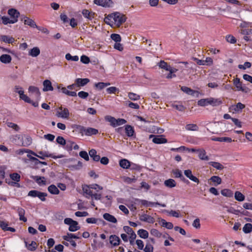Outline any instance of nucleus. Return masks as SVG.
<instances>
[{
  "mask_svg": "<svg viewBox=\"0 0 252 252\" xmlns=\"http://www.w3.org/2000/svg\"><path fill=\"white\" fill-rule=\"evenodd\" d=\"M126 20V16L119 12L109 14L104 19V22L112 27H120Z\"/></svg>",
  "mask_w": 252,
  "mask_h": 252,
  "instance_id": "obj_1",
  "label": "nucleus"
},
{
  "mask_svg": "<svg viewBox=\"0 0 252 252\" xmlns=\"http://www.w3.org/2000/svg\"><path fill=\"white\" fill-rule=\"evenodd\" d=\"M25 151L26 153L31 154L32 155L35 157H37L42 159H44L45 157H51L53 158H57V157L53 156L52 154H49L48 152H46V151L38 152V154L39 155H42V156H39L35 152H33L32 150H29V149H27V151ZM58 158H60V157H58Z\"/></svg>",
  "mask_w": 252,
  "mask_h": 252,
  "instance_id": "obj_2",
  "label": "nucleus"
},
{
  "mask_svg": "<svg viewBox=\"0 0 252 252\" xmlns=\"http://www.w3.org/2000/svg\"><path fill=\"white\" fill-rule=\"evenodd\" d=\"M28 196L32 197H38L42 201L46 200L45 197L47 196V194L45 192H40L36 190H32L28 193Z\"/></svg>",
  "mask_w": 252,
  "mask_h": 252,
  "instance_id": "obj_3",
  "label": "nucleus"
},
{
  "mask_svg": "<svg viewBox=\"0 0 252 252\" xmlns=\"http://www.w3.org/2000/svg\"><path fill=\"white\" fill-rule=\"evenodd\" d=\"M150 138H153L152 141L155 144H163L167 142V140L163 137L162 135H153L151 134L149 136Z\"/></svg>",
  "mask_w": 252,
  "mask_h": 252,
  "instance_id": "obj_4",
  "label": "nucleus"
},
{
  "mask_svg": "<svg viewBox=\"0 0 252 252\" xmlns=\"http://www.w3.org/2000/svg\"><path fill=\"white\" fill-rule=\"evenodd\" d=\"M135 201H136L137 203H141V205L142 206H160L162 207H165L166 205L165 204H161L158 202H152L150 201H148L146 200H140L139 199H136Z\"/></svg>",
  "mask_w": 252,
  "mask_h": 252,
  "instance_id": "obj_5",
  "label": "nucleus"
},
{
  "mask_svg": "<svg viewBox=\"0 0 252 252\" xmlns=\"http://www.w3.org/2000/svg\"><path fill=\"white\" fill-rule=\"evenodd\" d=\"M94 4L104 7L112 6L113 2L112 0H94Z\"/></svg>",
  "mask_w": 252,
  "mask_h": 252,
  "instance_id": "obj_6",
  "label": "nucleus"
},
{
  "mask_svg": "<svg viewBox=\"0 0 252 252\" xmlns=\"http://www.w3.org/2000/svg\"><path fill=\"white\" fill-rule=\"evenodd\" d=\"M59 110L57 112V116L64 119H68L69 117V112L67 108H63L61 106L59 108Z\"/></svg>",
  "mask_w": 252,
  "mask_h": 252,
  "instance_id": "obj_7",
  "label": "nucleus"
},
{
  "mask_svg": "<svg viewBox=\"0 0 252 252\" xmlns=\"http://www.w3.org/2000/svg\"><path fill=\"white\" fill-rule=\"evenodd\" d=\"M80 130L81 131L84 132L85 135L88 136L95 135L98 133L97 129L92 127L86 128L84 126H81Z\"/></svg>",
  "mask_w": 252,
  "mask_h": 252,
  "instance_id": "obj_8",
  "label": "nucleus"
},
{
  "mask_svg": "<svg viewBox=\"0 0 252 252\" xmlns=\"http://www.w3.org/2000/svg\"><path fill=\"white\" fill-rule=\"evenodd\" d=\"M184 174L187 178H188L193 182H195L197 184H198L199 183V179L197 177L192 175V172L190 170L188 169L185 170Z\"/></svg>",
  "mask_w": 252,
  "mask_h": 252,
  "instance_id": "obj_9",
  "label": "nucleus"
},
{
  "mask_svg": "<svg viewBox=\"0 0 252 252\" xmlns=\"http://www.w3.org/2000/svg\"><path fill=\"white\" fill-rule=\"evenodd\" d=\"M110 243L114 247L118 246L120 244L121 240L116 235H111L109 237Z\"/></svg>",
  "mask_w": 252,
  "mask_h": 252,
  "instance_id": "obj_10",
  "label": "nucleus"
},
{
  "mask_svg": "<svg viewBox=\"0 0 252 252\" xmlns=\"http://www.w3.org/2000/svg\"><path fill=\"white\" fill-rule=\"evenodd\" d=\"M139 219L142 221L147 222L151 223H154L155 221V219L153 217L146 214L140 216Z\"/></svg>",
  "mask_w": 252,
  "mask_h": 252,
  "instance_id": "obj_11",
  "label": "nucleus"
},
{
  "mask_svg": "<svg viewBox=\"0 0 252 252\" xmlns=\"http://www.w3.org/2000/svg\"><path fill=\"white\" fill-rule=\"evenodd\" d=\"M8 14L10 15L12 18L11 20H16L17 21L18 17L20 15V13L16 9L11 8L8 10Z\"/></svg>",
  "mask_w": 252,
  "mask_h": 252,
  "instance_id": "obj_12",
  "label": "nucleus"
},
{
  "mask_svg": "<svg viewBox=\"0 0 252 252\" xmlns=\"http://www.w3.org/2000/svg\"><path fill=\"white\" fill-rule=\"evenodd\" d=\"M31 178L33 179L40 186L46 185V181L44 177L32 176Z\"/></svg>",
  "mask_w": 252,
  "mask_h": 252,
  "instance_id": "obj_13",
  "label": "nucleus"
},
{
  "mask_svg": "<svg viewBox=\"0 0 252 252\" xmlns=\"http://www.w3.org/2000/svg\"><path fill=\"white\" fill-rule=\"evenodd\" d=\"M89 82L90 80L88 78H77L75 79V82H76L78 88L85 86Z\"/></svg>",
  "mask_w": 252,
  "mask_h": 252,
  "instance_id": "obj_14",
  "label": "nucleus"
},
{
  "mask_svg": "<svg viewBox=\"0 0 252 252\" xmlns=\"http://www.w3.org/2000/svg\"><path fill=\"white\" fill-rule=\"evenodd\" d=\"M17 212L19 216V220H20L23 221L24 222H26L27 221V219L26 217H24L25 214V210L21 207H18L17 208Z\"/></svg>",
  "mask_w": 252,
  "mask_h": 252,
  "instance_id": "obj_15",
  "label": "nucleus"
},
{
  "mask_svg": "<svg viewBox=\"0 0 252 252\" xmlns=\"http://www.w3.org/2000/svg\"><path fill=\"white\" fill-rule=\"evenodd\" d=\"M32 143V138L30 136L23 135V140H22L21 145L24 147H27L30 145Z\"/></svg>",
  "mask_w": 252,
  "mask_h": 252,
  "instance_id": "obj_16",
  "label": "nucleus"
},
{
  "mask_svg": "<svg viewBox=\"0 0 252 252\" xmlns=\"http://www.w3.org/2000/svg\"><path fill=\"white\" fill-rule=\"evenodd\" d=\"M43 86L44 88L43 89V91H53V87L52 86V84L50 81L49 80H45L43 82Z\"/></svg>",
  "mask_w": 252,
  "mask_h": 252,
  "instance_id": "obj_17",
  "label": "nucleus"
},
{
  "mask_svg": "<svg viewBox=\"0 0 252 252\" xmlns=\"http://www.w3.org/2000/svg\"><path fill=\"white\" fill-rule=\"evenodd\" d=\"M89 154L91 158H93V159L94 161H98L100 160V156L96 155V151L94 149H92L89 151Z\"/></svg>",
  "mask_w": 252,
  "mask_h": 252,
  "instance_id": "obj_18",
  "label": "nucleus"
},
{
  "mask_svg": "<svg viewBox=\"0 0 252 252\" xmlns=\"http://www.w3.org/2000/svg\"><path fill=\"white\" fill-rule=\"evenodd\" d=\"M208 103L213 106H216L222 103V101L220 99H216L214 98H208Z\"/></svg>",
  "mask_w": 252,
  "mask_h": 252,
  "instance_id": "obj_19",
  "label": "nucleus"
},
{
  "mask_svg": "<svg viewBox=\"0 0 252 252\" xmlns=\"http://www.w3.org/2000/svg\"><path fill=\"white\" fill-rule=\"evenodd\" d=\"M197 152L199 153L198 157L200 159L203 160H209V158L208 156H206V153L204 149L197 150Z\"/></svg>",
  "mask_w": 252,
  "mask_h": 252,
  "instance_id": "obj_20",
  "label": "nucleus"
},
{
  "mask_svg": "<svg viewBox=\"0 0 252 252\" xmlns=\"http://www.w3.org/2000/svg\"><path fill=\"white\" fill-rule=\"evenodd\" d=\"M12 58L11 56L7 54H3L0 57V61L1 63H10L11 61Z\"/></svg>",
  "mask_w": 252,
  "mask_h": 252,
  "instance_id": "obj_21",
  "label": "nucleus"
},
{
  "mask_svg": "<svg viewBox=\"0 0 252 252\" xmlns=\"http://www.w3.org/2000/svg\"><path fill=\"white\" fill-rule=\"evenodd\" d=\"M103 217L105 220L109 222L113 223H116L117 222V219L115 218V217L109 213L104 214Z\"/></svg>",
  "mask_w": 252,
  "mask_h": 252,
  "instance_id": "obj_22",
  "label": "nucleus"
},
{
  "mask_svg": "<svg viewBox=\"0 0 252 252\" xmlns=\"http://www.w3.org/2000/svg\"><path fill=\"white\" fill-rule=\"evenodd\" d=\"M119 164L124 169H128L130 166V162L126 159H121L119 161Z\"/></svg>",
  "mask_w": 252,
  "mask_h": 252,
  "instance_id": "obj_23",
  "label": "nucleus"
},
{
  "mask_svg": "<svg viewBox=\"0 0 252 252\" xmlns=\"http://www.w3.org/2000/svg\"><path fill=\"white\" fill-rule=\"evenodd\" d=\"M22 140H23V135L17 134L14 136L12 141L15 144L21 146Z\"/></svg>",
  "mask_w": 252,
  "mask_h": 252,
  "instance_id": "obj_24",
  "label": "nucleus"
},
{
  "mask_svg": "<svg viewBox=\"0 0 252 252\" xmlns=\"http://www.w3.org/2000/svg\"><path fill=\"white\" fill-rule=\"evenodd\" d=\"M164 185L169 188H172L176 186V183L175 181L172 179H169L166 180L164 182Z\"/></svg>",
  "mask_w": 252,
  "mask_h": 252,
  "instance_id": "obj_25",
  "label": "nucleus"
},
{
  "mask_svg": "<svg viewBox=\"0 0 252 252\" xmlns=\"http://www.w3.org/2000/svg\"><path fill=\"white\" fill-rule=\"evenodd\" d=\"M29 91L32 93L35 94V96L37 98V99H38L40 96V92L38 88L34 86H30L29 88Z\"/></svg>",
  "mask_w": 252,
  "mask_h": 252,
  "instance_id": "obj_26",
  "label": "nucleus"
},
{
  "mask_svg": "<svg viewBox=\"0 0 252 252\" xmlns=\"http://www.w3.org/2000/svg\"><path fill=\"white\" fill-rule=\"evenodd\" d=\"M26 247L27 249L31 251H35L37 248V244L34 241H32L31 244H28L27 241H25Z\"/></svg>",
  "mask_w": 252,
  "mask_h": 252,
  "instance_id": "obj_27",
  "label": "nucleus"
},
{
  "mask_svg": "<svg viewBox=\"0 0 252 252\" xmlns=\"http://www.w3.org/2000/svg\"><path fill=\"white\" fill-rule=\"evenodd\" d=\"M126 133L128 137H131L133 135L134 130L133 127L130 125H126L125 127Z\"/></svg>",
  "mask_w": 252,
  "mask_h": 252,
  "instance_id": "obj_28",
  "label": "nucleus"
},
{
  "mask_svg": "<svg viewBox=\"0 0 252 252\" xmlns=\"http://www.w3.org/2000/svg\"><path fill=\"white\" fill-rule=\"evenodd\" d=\"M40 51L38 47H35L32 49L29 52V55L33 57H36L40 54Z\"/></svg>",
  "mask_w": 252,
  "mask_h": 252,
  "instance_id": "obj_29",
  "label": "nucleus"
},
{
  "mask_svg": "<svg viewBox=\"0 0 252 252\" xmlns=\"http://www.w3.org/2000/svg\"><path fill=\"white\" fill-rule=\"evenodd\" d=\"M245 107V105L242 104L241 102H238L235 105H232L231 106L232 110H234L235 112H238L242 110Z\"/></svg>",
  "mask_w": 252,
  "mask_h": 252,
  "instance_id": "obj_30",
  "label": "nucleus"
},
{
  "mask_svg": "<svg viewBox=\"0 0 252 252\" xmlns=\"http://www.w3.org/2000/svg\"><path fill=\"white\" fill-rule=\"evenodd\" d=\"M48 191L52 194H58L60 192L59 189L54 185H51L48 188Z\"/></svg>",
  "mask_w": 252,
  "mask_h": 252,
  "instance_id": "obj_31",
  "label": "nucleus"
},
{
  "mask_svg": "<svg viewBox=\"0 0 252 252\" xmlns=\"http://www.w3.org/2000/svg\"><path fill=\"white\" fill-rule=\"evenodd\" d=\"M24 22L25 25L30 26L32 28H36L37 26L33 20L27 17H25Z\"/></svg>",
  "mask_w": 252,
  "mask_h": 252,
  "instance_id": "obj_32",
  "label": "nucleus"
},
{
  "mask_svg": "<svg viewBox=\"0 0 252 252\" xmlns=\"http://www.w3.org/2000/svg\"><path fill=\"white\" fill-rule=\"evenodd\" d=\"M160 223L161 224V226L163 227H165L167 229H171L173 227V224L170 222H167L166 220L164 219H161L160 221H159Z\"/></svg>",
  "mask_w": 252,
  "mask_h": 252,
  "instance_id": "obj_33",
  "label": "nucleus"
},
{
  "mask_svg": "<svg viewBox=\"0 0 252 252\" xmlns=\"http://www.w3.org/2000/svg\"><path fill=\"white\" fill-rule=\"evenodd\" d=\"M80 226H78V223L76 221H74V222L71 223L68 228V230L71 232L76 231L80 229Z\"/></svg>",
  "mask_w": 252,
  "mask_h": 252,
  "instance_id": "obj_34",
  "label": "nucleus"
},
{
  "mask_svg": "<svg viewBox=\"0 0 252 252\" xmlns=\"http://www.w3.org/2000/svg\"><path fill=\"white\" fill-rule=\"evenodd\" d=\"M137 234L140 237L143 239H146L149 236L148 232L143 229H139L137 232Z\"/></svg>",
  "mask_w": 252,
  "mask_h": 252,
  "instance_id": "obj_35",
  "label": "nucleus"
},
{
  "mask_svg": "<svg viewBox=\"0 0 252 252\" xmlns=\"http://www.w3.org/2000/svg\"><path fill=\"white\" fill-rule=\"evenodd\" d=\"M221 194L225 197H232L233 195V191L229 189H223L221 190Z\"/></svg>",
  "mask_w": 252,
  "mask_h": 252,
  "instance_id": "obj_36",
  "label": "nucleus"
},
{
  "mask_svg": "<svg viewBox=\"0 0 252 252\" xmlns=\"http://www.w3.org/2000/svg\"><path fill=\"white\" fill-rule=\"evenodd\" d=\"M105 120L110 123V125L113 127H115V124L116 122V119L111 116H106L105 117Z\"/></svg>",
  "mask_w": 252,
  "mask_h": 252,
  "instance_id": "obj_37",
  "label": "nucleus"
},
{
  "mask_svg": "<svg viewBox=\"0 0 252 252\" xmlns=\"http://www.w3.org/2000/svg\"><path fill=\"white\" fill-rule=\"evenodd\" d=\"M234 197L235 199L238 201H243L245 198V195L239 191L235 192Z\"/></svg>",
  "mask_w": 252,
  "mask_h": 252,
  "instance_id": "obj_38",
  "label": "nucleus"
},
{
  "mask_svg": "<svg viewBox=\"0 0 252 252\" xmlns=\"http://www.w3.org/2000/svg\"><path fill=\"white\" fill-rule=\"evenodd\" d=\"M82 189L84 193H86L89 196L93 195V191L91 190L90 186L84 185L82 186Z\"/></svg>",
  "mask_w": 252,
  "mask_h": 252,
  "instance_id": "obj_39",
  "label": "nucleus"
},
{
  "mask_svg": "<svg viewBox=\"0 0 252 252\" xmlns=\"http://www.w3.org/2000/svg\"><path fill=\"white\" fill-rule=\"evenodd\" d=\"M185 128L187 130L191 131H198L199 129L198 126L196 124H188L186 126Z\"/></svg>",
  "mask_w": 252,
  "mask_h": 252,
  "instance_id": "obj_40",
  "label": "nucleus"
},
{
  "mask_svg": "<svg viewBox=\"0 0 252 252\" xmlns=\"http://www.w3.org/2000/svg\"><path fill=\"white\" fill-rule=\"evenodd\" d=\"M63 240H64L65 241H69V240H72L73 238L80 239V237H78V236H77L74 234L67 233L66 235L63 236Z\"/></svg>",
  "mask_w": 252,
  "mask_h": 252,
  "instance_id": "obj_41",
  "label": "nucleus"
},
{
  "mask_svg": "<svg viewBox=\"0 0 252 252\" xmlns=\"http://www.w3.org/2000/svg\"><path fill=\"white\" fill-rule=\"evenodd\" d=\"M82 13L85 18H87L89 20H91L92 18L94 17L93 15H94V13L90 12L87 9L83 10Z\"/></svg>",
  "mask_w": 252,
  "mask_h": 252,
  "instance_id": "obj_42",
  "label": "nucleus"
},
{
  "mask_svg": "<svg viewBox=\"0 0 252 252\" xmlns=\"http://www.w3.org/2000/svg\"><path fill=\"white\" fill-rule=\"evenodd\" d=\"M1 39L2 41L7 43H12L14 41V39L7 35H1Z\"/></svg>",
  "mask_w": 252,
  "mask_h": 252,
  "instance_id": "obj_43",
  "label": "nucleus"
},
{
  "mask_svg": "<svg viewBox=\"0 0 252 252\" xmlns=\"http://www.w3.org/2000/svg\"><path fill=\"white\" fill-rule=\"evenodd\" d=\"M208 164L218 170H222L224 168L221 164L218 162L210 161Z\"/></svg>",
  "mask_w": 252,
  "mask_h": 252,
  "instance_id": "obj_44",
  "label": "nucleus"
},
{
  "mask_svg": "<svg viewBox=\"0 0 252 252\" xmlns=\"http://www.w3.org/2000/svg\"><path fill=\"white\" fill-rule=\"evenodd\" d=\"M159 67L162 69H164L167 71H169L170 69V65H168L167 63L164 61H161L158 63Z\"/></svg>",
  "mask_w": 252,
  "mask_h": 252,
  "instance_id": "obj_45",
  "label": "nucleus"
},
{
  "mask_svg": "<svg viewBox=\"0 0 252 252\" xmlns=\"http://www.w3.org/2000/svg\"><path fill=\"white\" fill-rule=\"evenodd\" d=\"M181 90L186 94L190 95H194V94L195 93L194 91L186 86L181 87Z\"/></svg>",
  "mask_w": 252,
  "mask_h": 252,
  "instance_id": "obj_46",
  "label": "nucleus"
},
{
  "mask_svg": "<svg viewBox=\"0 0 252 252\" xmlns=\"http://www.w3.org/2000/svg\"><path fill=\"white\" fill-rule=\"evenodd\" d=\"M0 18L2 19V23L4 25H6L8 23L14 24L16 22V20H10L9 18L5 16L1 17L0 16Z\"/></svg>",
  "mask_w": 252,
  "mask_h": 252,
  "instance_id": "obj_47",
  "label": "nucleus"
},
{
  "mask_svg": "<svg viewBox=\"0 0 252 252\" xmlns=\"http://www.w3.org/2000/svg\"><path fill=\"white\" fill-rule=\"evenodd\" d=\"M243 230L245 233H249L252 231V224L248 223L245 224L243 228Z\"/></svg>",
  "mask_w": 252,
  "mask_h": 252,
  "instance_id": "obj_48",
  "label": "nucleus"
},
{
  "mask_svg": "<svg viewBox=\"0 0 252 252\" xmlns=\"http://www.w3.org/2000/svg\"><path fill=\"white\" fill-rule=\"evenodd\" d=\"M65 59L67 61H72L77 62L79 60V57L77 56H72L70 54L67 53L65 55Z\"/></svg>",
  "mask_w": 252,
  "mask_h": 252,
  "instance_id": "obj_49",
  "label": "nucleus"
},
{
  "mask_svg": "<svg viewBox=\"0 0 252 252\" xmlns=\"http://www.w3.org/2000/svg\"><path fill=\"white\" fill-rule=\"evenodd\" d=\"M171 173L173 174V177L174 178H180L183 175L182 171L178 169H173Z\"/></svg>",
  "mask_w": 252,
  "mask_h": 252,
  "instance_id": "obj_50",
  "label": "nucleus"
},
{
  "mask_svg": "<svg viewBox=\"0 0 252 252\" xmlns=\"http://www.w3.org/2000/svg\"><path fill=\"white\" fill-rule=\"evenodd\" d=\"M210 180H211L212 182L214 183H217V185H215V186L220 185L221 183V179L220 177L217 176H212L210 179Z\"/></svg>",
  "mask_w": 252,
  "mask_h": 252,
  "instance_id": "obj_51",
  "label": "nucleus"
},
{
  "mask_svg": "<svg viewBox=\"0 0 252 252\" xmlns=\"http://www.w3.org/2000/svg\"><path fill=\"white\" fill-rule=\"evenodd\" d=\"M128 97L130 99L134 101L139 100L140 98L139 95L131 92L128 94Z\"/></svg>",
  "mask_w": 252,
  "mask_h": 252,
  "instance_id": "obj_52",
  "label": "nucleus"
},
{
  "mask_svg": "<svg viewBox=\"0 0 252 252\" xmlns=\"http://www.w3.org/2000/svg\"><path fill=\"white\" fill-rule=\"evenodd\" d=\"M10 177L12 180L18 182L20 180V175L17 173H13L10 174Z\"/></svg>",
  "mask_w": 252,
  "mask_h": 252,
  "instance_id": "obj_53",
  "label": "nucleus"
},
{
  "mask_svg": "<svg viewBox=\"0 0 252 252\" xmlns=\"http://www.w3.org/2000/svg\"><path fill=\"white\" fill-rule=\"evenodd\" d=\"M150 233L152 235L158 238H160L162 236V233L156 229H152L150 231Z\"/></svg>",
  "mask_w": 252,
  "mask_h": 252,
  "instance_id": "obj_54",
  "label": "nucleus"
},
{
  "mask_svg": "<svg viewBox=\"0 0 252 252\" xmlns=\"http://www.w3.org/2000/svg\"><path fill=\"white\" fill-rule=\"evenodd\" d=\"M110 85V83H105L103 82H99L94 84L95 87L98 88L99 90H102L105 87Z\"/></svg>",
  "mask_w": 252,
  "mask_h": 252,
  "instance_id": "obj_55",
  "label": "nucleus"
},
{
  "mask_svg": "<svg viewBox=\"0 0 252 252\" xmlns=\"http://www.w3.org/2000/svg\"><path fill=\"white\" fill-rule=\"evenodd\" d=\"M111 38L116 42H120L121 40V37L119 34L112 33L111 34Z\"/></svg>",
  "mask_w": 252,
  "mask_h": 252,
  "instance_id": "obj_56",
  "label": "nucleus"
},
{
  "mask_svg": "<svg viewBox=\"0 0 252 252\" xmlns=\"http://www.w3.org/2000/svg\"><path fill=\"white\" fill-rule=\"evenodd\" d=\"M57 89L59 90V91L61 90L63 93L66 95H68V92H69V91L68 90L69 89H68L67 88V87L65 88V87H63L62 84H60L59 85H58Z\"/></svg>",
  "mask_w": 252,
  "mask_h": 252,
  "instance_id": "obj_57",
  "label": "nucleus"
},
{
  "mask_svg": "<svg viewBox=\"0 0 252 252\" xmlns=\"http://www.w3.org/2000/svg\"><path fill=\"white\" fill-rule=\"evenodd\" d=\"M239 32L244 36L249 35L252 33V30L251 29H241L240 30Z\"/></svg>",
  "mask_w": 252,
  "mask_h": 252,
  "instance_id": "obj_58",
  "label": "nucleus"
},
{
  "mask_svg": "<svg viewBox=\"0 0 252 252\" xmlns=\"http://www.w3.org/2000/svg\"><path fill=\"white\" fill-rule=\"evenodd\" d=\"M106 91L108 94H115L116 93H119V89L115 87H111L106 89Z\"/></svg>",
  "mask_w": 252,
  "mask_h": 252,
  "instance_id": "obj_59",
  "label": "nucleus"
},
{
  "mask_svg": "<svg viewBox=\"0 0 252 252\" xmlns=\"http://www.w3.org/2000/svg\"><path fill=\"white\" fill-rule=\"evenodd\" d=\"M74 145V142L68 140L66 142L65 149L67 151H71L73 148V146Z\"/></svg>",
  "mask_w": 252,
  "mask_h": 252,
  "instance_id": "obj_60",
  "label": "nucleus"
},
{
  "mask_svg": "<svg viewBox=\"0 0 252 252\" xmlns=\"http://www.w3.org/2000/svg\"><path fill=\"white\" fill-rule=\"evenodd\" d=\"M252 64L251 63L246 62L244 63V65L239 64L238 68L241 69H246L247 68H250L251 67Z\"/></svg>",
  "mask_w": 252,
  "mask_h": 252,
  "instance_id": "obj_61",
  "label": "nucleus"
},
{
  "mask_svg": "<svg viewBox=\"0 0 252 252\" xmlns=\"http://www.w3.org/2000/svg\"><path fill=\"white\" fill-rule=\"evenodd\" d=\"M208 98L201 99L197 102L198 105L201 106H205L209 104L208 103Z\"/></svg>",
  "mask_w": 252,
  "mask_h": 252,
  "instance_id": "obj_62",
  "label": "nucleus"
},
{
  "mask_svg": "<svg viewBox=\"0 0 252 252\" xmlns=\"http://www.w3.org/2000/svg\"><path fill=\"white\" fill-rule=\"evenodd\" d=\"M226 41L230 43H235L236 42V38L231 35H228L226 36Z\"/></svg>",
  "mask_w": 252,
  "mask_h": 252,
  "instance_id": "obj_63",
  "label": "nucleus"
},
{
  "mask_svg": "<svg viewBox=\"0 0 252 252\" xmlns=\"http://www.w3.org/2000/svg\"><path fill=\"white\" fill-rule=\"evenodd\" d=\"M154 248L150 244L147 243L146 245V247L144 249V251L145 252H153Z\"/></svg>",
  "mask_w": 252,
  "mask_h": 252,
  "instance_id": "obj_64",
  "label": "nucleus"
}]
</instances>
